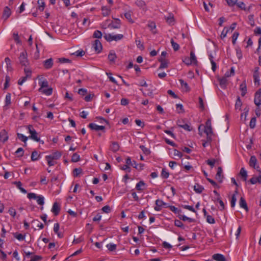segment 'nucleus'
Listing matches in <instances>:
<instances>
[{
  "label": "nucleus",
  "mask_w": 261,
  "mask_h": 261,
  "mask_svg": "<svg viewBox=\"0 0 261 261\" xmlns=\"http://www.w3.org/2000/svg\"><path fill=\"white\" fill-rule=\"evenodd\" d=\"M29 132L31 135L29 137V138L34 140L36 142H40L41 144H43V141H41L40 138L38 137V134L36 131L34 129L32 125H29L28 126Z\"/></svg>",
  "instance_id": "nucleus-1"
},
{
  "label": "nucleus",
  "mask_w": 261,
  "mask_h": 261,
  "mask_svg": "<svg viewBox=\"0 0 261 261\" xmlns=\"http://www.w3.org/2000/svg\"><path fill=\"white\" fill-rule=\"evenodd\" d=\"M28 197L29 199H36L37 202L40 205H43L44 203V197L41 195H37L34 193H30L28 194Z\"/></svg>",
  "instance_id": "nucleus-2"
},
{
  "label": "nucleus",
  "mask_w": 261,
  "mask_h": 261,
  "mask_svg": "<svg viewBox=\"0 0 261 261\" xmlns=\"http://www.w3.org/2000/svg\"><path fill=\"white\" fill-rule=\"evenodd\" d=\"M104 38L108 41H112L113 40L118 41L122 39L123 38V35L122 34H117L113 35L111 34H106L104 36Z\"/></svg>",
  "instance_id": "nucleus-3"
},
{
  "label": "nucleus",
  "mask_w": 261,
  "mask_h": 261,
  "mask_svg": "<svg viewBox=\"0 0 261 261\" xmlns=\"http://www.w3.org/2000/svg\"><path fill=\"white\" fill-rule=\"evenodd\" d=\"M19 61L22 66H27L29 65V62L27 59V53L23 51L20 53L19 57Z\"/></svg>",
  "instance_id": "nucleus-4"
},
{
  "label": "nucleus",
  "mask_w": 261,
  "mask_h": 261,
  "mask_svg": "<svg viewBox=\"0 0 261 261\" xmlns=\"http://www.w3.org/2000/svg\"><path fill=\"white\" fill-rule=\"evenodd\" d=\"M257 159L256 157L254 155L251 156L249 161V166L255 169L257 171H260L259 167L258 165H257Z\"/></svg>",
  "instance_id": "nucleus-5"
},
{
  "label": "nucleus",
  "mask_w": 261,
  "mask_h": 261,
  "mask_svg": "<svg viewBox=\"0 0 261 261\" xmlns=\"http://www.w3.org/2000/svg\"><path fill=\"white\" fill-rule=\"evenodd\" d=\"M254 103L257 106H259L261 105V89H258L255 94Z\"/></svg>",
  "instance_id": "nucleus-6"
},
{
  "label": "nucleus",
  "mask_w": 261,
  "mask_h": 261,
  "mask_svg": "<svg viewBox=\"0 0 261 261\" xmlns=\"http://www.w3.org/2000/svg\"><path fill=\"white\" fill-rule=\"evenodd\" d=\"M177 125L180 127L184 129L185 130L190 131L191 128L187 123H185V120L184 119L178 120L177 121Z\"/></svg>",
  "instance_id": "nucleus-7"
},
{
  "label": "nucleus",
  "mask_w": 261,
  "mask_h": 261,
  "mask_svg": "<svg viewBox=\"0 0 261 261\" xmlns=\"http://www.w3.org/2000/svg\"><path fill=\"white\" fill-rule=\"evenodd\" d=\"M93 47L95 51H96L97 53H99L102 49L101 42L99 40L97 39L94 41V42L93 44Z\"/></svg>",
  "instance_id": "nucleus-8"
},
{
  "label": "nucleus",
  "mask_w": 261,
  "mask_h": 261,
  "mask_svg": "<svg viewBox=\"0 0 261 261\" xmlns=\"http://www.w3.org/2000/svg\"><path fill=\"white\" fill-rule=\"evenodd\" d=\"M117 58V56L115 51L113 50H110L108 55V59L111 64H114Z\"/></svg>",
  "instance_id": "nucleus-9"
},
{
  "label": "nucleus",
  "mask_w": 261,
  "mask_h": 261,
  "mask_svg": "<svg viewBox=\"0 0 261 261\" xmlns=\"http://www.w3.org/2000/svg\"><path fill=\"white\" fill-rule=\"evenodd\" d=\"M9 137L8 133L5 129H3L0 132V140L3 143L6 142L8 140Z\"/></svg>",
  "instance_id": "nucleus-10"
},
{
  "label": "nucleus",
  "mask_w": 261,
  "mask_h": 261,
  "mask_svg": "<svg viewBox=\"0 0 261 261\" xmlns=\"http://www.w3.org/2000/svg\"><path fill=\"white\" fill-rule=\"evenodd\" d=\"M165 19L166 22L170 25H173L175 22L174 15L171 13H169L168 16H165Z\"/></svg>",
  "instance_id": "nucleus-11"
},
{
  "label": "nucleus",
  "mask_w": 261,
  "mask_h": 261,
  "mask_svg": "<svg viewBox=\"0 0 261 261\" xmlns=\"http://www.w3.org/2000/svg\"><path fill=\"white\" fill-rule=\"evenodd\" d=\"M43 66L46 69H48L51 68L53 66V60L52 58H49L48 59H47L45 60L43 62Z\"/></svg>",
  "instance_id": "nucleus-12"
},
{
  "label": "nucleus",
  "mask_w": 261,
  "mask_h": 261,
  "mask_svg": "<svg viewBox=\"0 0 261 261\" xmlns=\"http://www.w3.org/2000/svg\"><path fill=\"white\" fill-rule=\"evenodd\" d=\"M62 155V153L59 151H56L52 154L47 155L45 156V159H51L54 160L59 159Z\"/></svg>",
  "instance_id": "nucleus-13"
},
{
  "label": "nucleus",
  "mask_w": 261,
  "mask_h": 261,
  "mask_svg": "<svg viewBox=\"0 0 261 261\" xmlns=\"http://www.w3.org/2000/svg\"><path fill=\"white\" fill-rule=\"evenodd\" d=\"M88 126L89 128H91V129L95 130L96 131H98L100 130H104L105 128V127L104 126L98 125L93 123H90Z\"/></svg>",
  "instance_id": "nucleus-14"
},
{
  "label": "nucleus",
  "mask_w": 261,
  "mask_h": 261,
  "mask_svg": "<svg viewBox=\"0 0 261 261\" xmlns=\"http://www.w3.org/2000/svg\"><path fill=\"white\" fill-rule=\"evenodd\" d=\"M11 11L8 7H5L4 10L3 18L5 20H7L11 15Z\"/></svg>",
  "instance_id": "nucleus-15"
},
{
  "label": "nucleus",
  "mask_w": 261,
  "mask_h": 261,
  "mask_svg": "<svg viewBox=\"0 0 261 261\" xmlns=\"http://www.w3.org/2000/svg\"><path fill=\"white\" fill-rule=\"evenodd\" d=\"M217 79L219 82V84L221 87L223 89L225 88L227 85V80L226 78L224 77H218Z\"/></svg>",
  "instance_id": "nucleus-16"
},
{
  "label": "nucleus",
  "mask_w": 261,
  "mask_h": 261,
  "mask_svg": "<svg viewBox=\"0 0 261 261\" xmlns=\"http://www.w3.org/2000/svg\"><path fill=\"white\" fill-rule=\"evenodd\" d=\"M159 61L161 63V65L159 67V69H164L168 67L169 61L166 59H163L162 58H159Z\"/></svg>",
  "instance_id": "nucleus-17"
},
{
  "label": "nucleus",
  "mask_w": 261,
  "mask_h": 261,
  "mask_svg": "<svg viewBox=\"0 0 261 261\" xmlns=\"http://www.w3.org/2000/svg\"><path fill=\"white\" fill-rule=\"evenodd\" d=\"M60 211V207L57 202H55L51 209V212L55 216H57Z\"/></svg>",
  "instance_id": "nucleus-18"
},
{
  "label": "nucleus",
  "mask_w": 261,
  "mask_h": 261,
  "mask_svg": "<svg viewBox=\"0 0 261 261\" xmlns=\"http://www.w3.org/2000/svg\"><path fill=\"white\" fill-rule=\"evenodd\" d=\"M204 132L207 135V141H212L211 136L213 134L212 127H210H210H205Z\"/></svg>",
  "instance_id": "nucleus-19"
},
{
  "label": "nucleus",
  "mask_w": 261,
  "mask_h": 261,
  "mask_svg": "<svg viewBox=\"0 0 261 261\" xmlns=\"http://www.w3.org/2000/svg\"><path fill=\"white\" fill-rule=\"evenodd\" d=\"M240 90L241 91V95L244 96L247 93V86L246 81H244L240 85Z\"/></svg>",
  "instance_id": "nucleus-20"
},
{
  "label": "nucleus",
  "mask_w": 261,
  "mask_h": 261,
  "mask_svg": "<svg viewBox=\"0 0 261 261\" xmlns=\"http://www.w3.org/2000/svg\"><path fill=\"white\" fill-rule=\"evenodd\" d=\"M260 173V175L257 177H253L249 181L251 184H255L257 182L261 184V171H258Z\"/></svg>",
  "instance_id": "nucleus-21"
},
{
  "label": "nucleus",
  "mask_w": 261,
  "mask_h": 261,
  "mask_svg": "<svg viewBox=\"0 0 261 261\" xmlns=\"http://www.w3.org/2000/svg\"><path fill=\"white\" fill-rule=\"evenodd\" d=\"M213 258L217 261H226L225 256L221 254H215L213 255Z\"/></svg>",
  "instance_id": "nucleus-22"
},
{
  "label": "nucleus",
  "mask_w": 261,
  "mask_h": 261,
  "mask_svg": "<svg viewBox=\"0 0 261 261\" xmlns=\"http://www.w3.org/2000/svg\"><path fill=\"white\" fill-rule=\"evenodd\" d=\"M120 146L119 144L117 142H112V144L110 146V149L115 152L119 149Z\"/></svg>",
  "instance_id": "nucleus-23"
},
{
  "label": "nucleus",
  "mask_w": 261,
  "mask_h": 261,
  "mask_svg": "<svg viewBox=\"0 0 261 261\" xmlns=\"http://www.w3.org/2000/svg\"><path fill=\"white\" fill-rule=\"evenodd\" d=\"M239 204H240V206L241 207L244 208L246 210V211H248V208L247 206V203L246 202L245 199L243 197H241L240 202H239Z\"/></svg>",
  "instance_id": "nucleus-24"
},
{
  "label": "nucleus",
  "mask_w": 261,
  "mask_h": 261,
  "mask_svg": "<svg viewBox=\"0 0 261 261\" xmlns=\"http://www.w3.org/2000/svg\"><path fill=\"white\" fill-rule=\"evenodd\" d=\"M194 190L196 193L200 194L204 190V188L198 184H196L194 186Z\"/></svg>",
  "instance_id": "nucleus-25"
},
{
  "label": "nucleus",
  "mask_w": 261,
  "mask_h": 261,
  "mask_svg": "<svg viewBox=\"0 0 261 261\" xmlns=\"http://www.w3.org/2000/svg\"><path fill=\"white\" fill-rule=\"evenodd\" d=\"M222 168L221 167L218 168L217 173L216 175V178L219 180L220 182L222 181Z\"/></svg>",
  "instance_id": "nucleus-26"
},
{
  "label": "nucleus",
  "mask_w": 261,
  "mask_h": 261,
  "mask_svg": "<svg viewBox=\"0 0 261 261\" xmlns=\"http://www.w3.org/2000/svg\"><path fill=\"white\" fill-rule=\"evenodd\" d=\"M120 26V21L118 19H116L115 22H112L109 27L113 29H118Z\"/></svg>",
  "instance_id": "nucleus-27"
},
{
  "label": "nucleus",
  "mask_w": 261,
  "mask_h": 261,
  "mask_svg": "<svg viewBox=\"0 0 261 261\" xmlns=\"http://www.w3.org/2000/svg\"><path fill=\"white\" fill-rule=\"evenodd\" d=\"M40 157V154H38V152L36 151H34L32 152L31 154V160L32 161H37Z\"/></svg>",
  "instance_id": "nucleus-28"
},
{
  "label": "nucleus",
  "mask_w": 261,
  "mask_h": 261,
  "mask_svg": "<svg viewBox=\"0 0 261 261\" xmlns=\"http://www.w3.org/2000/svg\"><path fill=\"white\" fill-rule=\"evenodd\" d=\"M179 218L180 220H181L184 221H188L189 222H195V219L189 218V217H187V216H186L185 215H179Z\"/></svg>",
  "instance_id": "nucleus-29"
},
{
  "label": "nucleus",
  "mask_w": 261,
  "mask_h": 261,
  "mask_svg": "<svg viewBox=\"0 0 261 261\" xmlns=\"http://www.w3.org/2000/svg\"><path fill=\"white\" fill-rule=\"evenodd\" d=\"M40 92H41L44 94L46 95H50L53 92V88L50 87L47 88V89H42V91H39Z\"/></svg>",
  "instance_id": "nucleus-30"
},
{
  "label": "nucleus",
  "mask_w": 261,
  "mask_h": 261,
  "mask_svg": "<svg viewBox=\"0 0 261 261\" xmlns=\"http://www.w3.org/2000/svg\"><path fill=\"white\" fill-rule=\"evenodd\" d=\"M40 88L39 89V91H42V89L44 88H46L48 86V83L46 80L41 81L39 83Z\"/></svg>",
  "instance_id": "nucleus-31"
},
{
  "label": "nucleus",
  "mask_w": 261,
  "mask_h": 261,
  "mask_svg": "<svg viewBox=\"0 0 261 261\" xmlns=\"http://www.w3.org/2000/svg\"><path fill=\"white\" fill-rule=\"evenodd\" d=\"M190 60L192 62V63L196 65L197 64V61L196 59V57L195 55V54L193 51H191L190 53Z\"/></svg>",
  "instance_id": "nucleus-32"
},
{
  "label": "nucleus",
  "mask_w": 261,
  "mask_h": 261,
  "mask_svg": "<svg viewBox=\"0 0 261 261\" xmlns=\"http://www.w3.org/2000/svg\"><path fill=\"white\" fill-rule=\"evenodd\" d=\"M37 4L38 5V9L40 11H43L45 5V3L42 0H38L37 1Z\"/></svg>",
  "instance_id": "nucleus-33"
},
{
  "label": "nucleus",
  "mask_w": 261,
  "mask_h": 261,
  "mask_svg": "<svg viewBox=\"0 0 261 261\" xmlns=\"http://www.w3.org/2000/svg\"><path fill=\"white\" fill-rule=\"evenodd\" d=\"M240 174L243 178L244 180L246 181L247 177V173L244 168L241 169Z\"/></svg>",
  "instance_id": "nucleus-34"
},
{
  "label": "nucleus",
  "mask_w": 261,
  "mask_h": 261,
  "mask_svg": "<svg viewBox=\"0 0 261 261\" xmlns=\"http://www.w3.org/2000/svg\"><path fill=\"white\" fill-rule=\"evenodd\" d=\"M5 62L6 63L7 65V68L8 71H12V67L11 66V60L9 58L7 57L5 59Z\"/></svg>",
  "instance_id": "nucleus-35"
},
{
  "label": "nucleus",
  "mask_w": 261,
  "mask_h": 261,
  "mask_svg": "<svg viewBox=\"0 0 261 261\" xmlns=\"http://www.w3.org/2000/svg\"><path fill=\"white\" fill-rule=\"evenodd\" d=\"M17 136L19 139L26 144L27 141L28 140L29 137H27L24 136L23 134L20 133H17Z\"/></svg>",
  "instance_id": "nucleus-36"
},
{
  "label": "nucleus",
  "mask_w": 261,
  "mask_h": 261,
  "mask_svg": "<svg viewBox=\"0 0 261 261\" xmlns=\"http://www.w3.org/2000/svg\"><path fill=\"white\" fill-rule=\"evenodd\" d=\"M136 5L140 8L144 9L145 8L146 4L144 1L142 0H138L136 2Z\"/></svg>",
  "instance_id": "nucleus-37"
},
{
  "label": "nucleus",
  "mask_w": 261,
  "mask_h": 261,
  "mask_svg": "<svg viewBox=\"0 0 261 261\" xmlns=\"http://www.w3.org/2000/svg\"><path fill=\"white\" fill-rule=\"evenodd\" d=\"M14 237L19 241L24 240L25 239V235H23L21 233H13Z\"/></svg>",
  "instance_id": "nucleus-38"
},
{
  "label": "nucleus",
  "mask_w": 261,
  "mask_h": 261,
  "mask_svg": "<svg viewBox=\"0 0 261 261\" xmlns=\"http://www.w3.org/2000/svg\"><path fill=\"white\" fill-rule=\"evenodd\" d=\"M11 94L10 93H8L6 96V99H5L6 105H5V107L8 106L11 104Z\"/></svg>",
  "instance_id": "nucleus-39"
},
{
  "label": "nucleus",
  "mask_w": 261,
  "mask_h": 261,
  "mask_svg": "<svg viewBox=\"0 0 261 261\" xmlns=\"http://www.w3.org/2000/svg\"><path fill=\"white\" fill-rule=\"evenodd\" d=\"M80 160V155L77 153H74L71 158V161L72 162H77Z\"/></svg>",
  "instance_id": "nucleus-40"
},
{
  "label": "nucleus",
  "mask_w": 261,
  "mask_h": 261,
  "mask_svg": "<svg viewBox=\"0 0 261 261\" xmlns=\"http://www.w3.org/2000/svg\"><path fill=\"white\" fill-rule=\"evenodd\" d=\"M102 14L103 16H107L110 14V10L106 7H102L101 8Z\"/></svg>",
  "instance_id": "nucleus-41"
},
{
  "label": "nucleus",
  "mask_w": 261,
  "mask_h": 261,
  "mask_svg": "<svg viewBox=\"0 0 261 261\" xmlns=\"http://www.w3.org/2000/svg\"><path fill=\"white\" fill-rule=\"evenodd\" d=\"M229 31V29H228V28H227L226 27H225L224 28L223 30L222 31V32L221 33V36H220V37L222 39H224L226 36L227 34L228 33Z\"/></svg>",
  "instance_id": "nucleus-42"
},
{
  "label": "nucleus",
  "mask_w": 261,
  "mask_h": 261,
  "mask_svg": "<svg viewBox=\"0 0 261 261\" xmlns=\"http://www.w3.org/2000/svg\"><path fill=\"white\" fill-rule=\"evenodd\" d=\"M171 43L175 51H177L179 49V45L177 43L175 42L173 39L171 40Z\"/></svg>",
  "instance_id": "nucleus-43"
},
{
  "label": "nucleus",
  "mask_w": 261,
  "mask_h": 261,
  "mask_svg": "<svg viewBox=\"0 0 261 261\" xmlns=\"http://www.w3.org/2000/svg\"><path fill=\"white\" fill-rule=\"evenodd\" d=\"M32 223H34L35 225L37 227H39L40 229H42L44 227V225L42 223H41V222H40L37 220H33L32 221Z\"/></svg>",
  "instance_id": "nucleus-44"
},
{
  "label": "nucleus",
  "mask_w": 261,
  "mask_h": 261,
  "mask_svg": "<svg viewBox=\"0 0 261 261\" xmlns=\"http://www.w3.org/2000/svg\"><path fill=\"white\" fill-rule=\"evenodd\" d=\"M169 209L175 214H179L181 212V210H178L177 207L173 205H169L168 206Z\"/></svg>",
  "instance_id": "nucleus-45"
},
{
  "label": "nucleus",
  "mask_w": 261,
  "mask_h": 261,
  "mask_svg": "<svg viewBox=\"0 0 261 261\" xmlns=\"http://www.w3.org/2000/svg\"><path fill=\"white\" fill-rule=\"evenodd\" d=\"M179 82H180L181 86L184 87V88H185L186 91H188L190 90V88H189L188 84L186 82H185L183 80L180 79Z\"/></svg>",
  "instance_id": "nucleus-46"
},
{
  "label": "nucleus",
  "mask_w": 261,
  "mask_h": 261,
  "mask_svg": "<svg viewBox=\"0 0 261 261\" xmlns=\"http://www.w3.org/2000/svg\"><path fill=\"white\" fill-rule=\"evenodd\" d=\"M93 37L94 38H97V39L101 38L102 37V33L100 31H99L98 30H96L94 32Z\"/></svg>",
  "instance_id": "nucleus-47"
},
{
  "label": "nucleus",
  "mask_w": 261,
  "mask_h": 261,
  "mask_svg": "<svg viewBox=\"0 0 261 261\" xmlns=\"http://www.w3.org/2000/svg\"><path fill=\"white\" fill-rule=\"evenodd\" d=\"M144 185L145 183L143 181H140L137 184L136 188L138 191H142L143 189L141 188V187Z\"/></svg>",
  "instance_id": "nucleus-48"
},
{
  "label": "nucleus",
  "mask_w": 261,
  "mask_h": 261,
  "mask_svg": "<svg viewBox=\"0 0 261 261\" xmlns=\"http://www.w3.org/2000/svg\"><path fill=\"white\" fill-rule=\"evenodd\" d=\"M242 105V101L240 99V97H238L236 104H235V108L236 109H239V110H240Z\"/></svg>",
  "instance_id": "nucleus-49"
},
{
  "label": "nucleus",
  "mask_w": 261,
  "mask_h": 261,
  "mask_svg": "<svg viewBox=\"0 0 261 261\" xmlns=\"http://www.w3.org/2000/svg\"><path fill=\"white\" fill-rule=\"evenodd\" d=\"M140 148L141 149V150L145 154L148 155L149 154H150V151L149 149L146 148L145 146L141 145L140 146Z\"/></svg>",
  "instance_id": "nucleus-50"
},
{
  "label": "nucleus",
  "mask_w": 261,
  "mask_h": 261,
  "mask_svg": "<svg viewBox=\"0 0 261 261\" xmlns=\"http://www.w3.org/2000/svg\"><path fill=\"white\" fill-rule=\"evenodd\" d=\"M155 204L158 205L159 206H165L166 207L168 206H167V203L163 202L162 200H160V199H157L155 201Z\"/></svg>",
  "instance_id": "nucleus-51"
},
{
  "label": "nucleus",
  "mask_w": 261,
  "mask_h": 261,
  "mask_svg": "<svg viewBox=\"0 0 261 261\" xmlns=\"http://www.w3.org/2000/svg\"><path fill=\"white\" fill-rule=\"evenodd\" d=\"M82 172V169L81 168H75L73 170V174L74 176H79Z\"/></svg>",
  "instance_id": "nucleus-52"
},
{
  "label": "nucleus",
  "mask_w": 261,
  "mask_h": 261,
  "mask_svg": "<svg viewBox=\"0 0 261 261\" xmlns=\"http://www.w3.org/2000/svg\"><path fill=\"white\" fill-rule=\"evenodd\" d=\"M94 95V94L93 93H90V94H88L87 95H86L85 98H84V99L86 101H91L92 99L93 98Z\"/></svg>",
  "instance_id": "nucleus-53"
},
{
  "label": "nucleus",
  "mask_w": 261,
  "mask_h": 261,
  "mask_svg": "<svg viewBox=\"0 0 261 261\" xmlns=\"http://www.w3.org/2000/svg\"><path fill=\"white\" fill-rule=\"evenodd\" d=\"M107 247L109 251H113L116 249V245L115 244H109L107 245Z\"/></svg>",
  "instance_id": "nucleus-54"
},
{
  "label": "nucleus",
  "mask_w": 261,
  "mask_h": 261,
  "mask_svg": "<svg viewBox=\"0 0 261 261\" xmlns=\"http://www.w3.org/2000/svg\"><path fill=\"white\" fill-rule=\"evenodd\" d=\"M136 45L137 47L141 50L144 49V47L143 44L141 42L140 40H136Z\"/></svg>",
  "instance_id": "nucleus-55"
},
{
  "label": "nucleus",
  "mask_w": 261,
  "mask_h": 261,
  "mask_svg": "<svg viewBox=\"0 0 261 261\" xmlns=\"http://www.w3.org/2000/svg\"><path fill=\"white\" fill-rule=\"evenodd\" d=\"M255 123H256V118L255 117L252 118L250 120V124H249L250 127L251 128H254L255 126Z\"/></svg>",
  "instance_id": "nucleus-56"
},
{
  "label": "nucleus",
  "mask_w": 261,
  "mask_h": 261,
  "mask_svg": "<svg viewBox=\"0 0 261 261\" xmlns=\"http://www.w3.org/2000/svg\"><path fill=\"white\" fill-rule=\"evenodd\" d=\"M206 221L210 224H214L215 222L214 218L210 215L206 216Z\"/></svg>",
  "instance_id": "nucleus-57"
},
{
  "label": "nucleus",
  "mask_w": 261,
  "mask_h": 261,
  "mask_svg": "<svg viewBox=\"0 0 261 261\" xmlns=\"http://www.w3.org/2000/svg\"><path fill=\"white\" fill-rule=\"evenodd\" d=\"M182 61L187 65H190L193 64L191 61L190 58L188 57H184V58L182 59Z\"/></svg>",
  "instance_id": "nucleus-58"
},
{
  "label": "nucleus",
  "mask_w": 261,
  "mask_h": 261,
  "mask_svg": "<svg viewBox=\"0 0 261 261\" xmlns=\"http://www.w3.org/2000/svg\"><path fill=\"white\" fill-rule=\"evenodd\" d=\"M85 54V52L83 50H77L76 51H75L74 53L73 54V55H75V56H77V57H82L83 56H84Z\"/></svg>",
  "instance_id": "nucleus-59"
},
{
  "label": "nucleus",
  "mask_w": 261,
  "mask_h": 261,
  "mask_svg": "<svg viewBox=\"0 0 261 261\" xmlns=\"http://www.w3.org/2000/svg\"><path fill=\"white\" fill-rule=\"evenodd\" d=\"M169 173L166 171L165 169H162L161 175L164 178H167L169 177Z\"/></svg>",
  "instance_id": "nucleus-60"
},
{
  "label": "nucleus",
  "mask_w": 261,
  "mask_h": 261,
  "mask_svg": "<svg viewBox=\"0 0 261 261\" xmlns=\"http://www.w3.org/2000/svg\"><path fill=\"white\" fill-rule=\"evenodd\" d=\"M239 33L238 32H234L232 36V42L233 44H234L236 43V41L237 39L238 36H239Z\"/></svg>",
  "instance_id": "nucleus-61"
},
{
  "label": "nucleus",
  "mask_w": 261,
  "mask_h": 261,
  "mask_svg": "<svg viewBox=\"0 0 261 261\" xmlns=\"http://www.w3.org/2000/svg\"><path fill=\"white\" fill-rule=\"evenodd\" d=\"M28 78H29V77L27 76L22 77L21 79H20L18 80V84L19 85H22L23 84V83L27 81Z\"/></svg>",
  "instance_id": "nucleus-62"
},
{
  "label": "nucleus",
  "mask_w": 261,
  "mask_h": 261,
  "mask_svg": "<svg viewBox=\"0 0 261 261\" xmlns=\"http://www.w3.org/2000/svg\"><path fill=\"white\" fill-rule=\"evenodd\" d=\"M9 213L11 216H12L13 217H14L16 216V212L15 210L13 207H10L8 211Z\"/></svg>",
  "instance_id": "nucleus-63"
},
{
  "label": "nucleus",
  "mask_w": 261,
  "mask_h": 261,
  "mask_svg": "<svg viewBox=\"0 0 261 261\" xmlns=\"http://www.w3.org/2000/svg\"><path fill=\"white\" fill-rule=\"evenodd\" d=\"M42 257L40 255H35L33 256L30 261H39L41 260Z\"/></svg>",
  "instance_id": "nucleus-64"
}]
</instances>
